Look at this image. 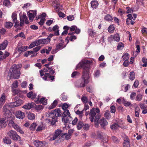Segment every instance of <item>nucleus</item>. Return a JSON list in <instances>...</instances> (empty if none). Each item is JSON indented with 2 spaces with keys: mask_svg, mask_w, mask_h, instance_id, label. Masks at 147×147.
Here are the masks:
<instances>
[{
  "mask_svg": "<svg viewBox=\"0 0 147 147\" xmlns=\"http://www.w3.org/2000/svg\"><path fill=\"white\" fill-rule=\"evenodd\" d=\"M92 63V61L84 60L77 65L76 68V69L80 67H82L83 69L81 79L76 83L78 87H84L86 84L89 83L90 76L89 74L90 64Z\"/></svg>",
  "mask_w": 147,
  "mask_h": 147,
  "instance_id": "nucleus-1",
  "label": "nucleus"
},
{
  "mask_svg": "<svg viewBox=\"0 0 147 147\" xmlns=\"http://www.w3.org/2000/svg\"><path fill=\"white\" fill-rule=\"evenodd\" d=\"M90 121L92 122L94 121L95 126L96 127H98L99 126V123L101 127H102L106 126L108 124V122L104 118H103L100 120V117L98 115H96V113L94 112V108H92L90 110L89 113Z\"/></svg>",
  "mask_w": 147,
  "mask_h": 147,
  "instance_id": "nucleus-2",
  "label": "nucleus"
},
{
  "mask_svg": "<svg viewBox=\"0 0 147 147\" xmlns=\"http://www.w3.org/2000/svg\"><path fill=\"white\" fill-rule=\"evenodd\" d=\"M20 75V71L16 65H13L9 69L7 79L8 81L11 78L14 79H18Z\"/></svg>",
  "mask_w": 147,
  "mask_h": 147,
  "instance_id": "nucleus-3",
  "label": "nucleus"
},
{
  "mask_svg": "<svg viewBox=\"0 0 147 147\" xmlns=\"http://www.w3.org/2000/svg\"><path fill=\"white\" fill-rule=\"evenodd\" d=\"M61 114V111L59 109H57L51 112H49L47 113L46 116L52 119L51 124L54 125L57 121V117H60Z\"/></svg>",
  "mask_w": 147,
  "mask_h": 147,
  "instance_id": "nucleus-4",
  "label": "nucleus"
},
{
  "mask_svg": "<svg viewBox=\"0 0 147 147\" xmlns=\"http://www.w3.org/2000/svg\"><path fill=\"white\" fill-rule=\"evenodd\" d=\"M7 121L9 122L8 125L9 126H12L18 132H20L21 134H24V131L22 129L13 121V117L11 116L10 117L7 118Z\"/></svg>",
  "mask_w": 147,
  "mask_h": 147,
  "instance_id": "nucleus-5",
  "label": "nucleus"
},
{
  "mask_svg": "<svg viewBox=\"0 0 147 147\" xmlns=\"http://www.w3.org/2000/svg\"><path fill=\"white\" fill-rule=\"evenodd\" d=\"M63 133L62 131L59 129L56 130L54 132L53 134L50 135L49 137L50 138L49 140L50 141H52L55 140L57 138H60L63 137Z\"/></svg>",
  "mask_w": 147,
  "mask_h": 147,
  "instance_id": "nucleus-6",
  "label": "nucleus"
},
{
  "mask_svg": "<svg viewBox=\"0 0 147 147\" xmlns=\"http://www.w3.org/2000/svg\"><path fill=\"white\" fill-rule=\"evenodd\" d=\"M8 136L12 140L15 141H21V137L15 131L11 130L7 133Z\"/></svg>",
  "mask_w": 147,
  "mask_h": 147,
  "instance_id": "nucleus-7",
  "label": "nucleus"
},
{
  "mask_svg": "<svg viewBox=\"0 0 147 147\" xmlns=\"http://www.w3.org/2000/svg\"><path fill=\"white\" fill-rule=\"evenodd\" d=\"M11 107V105H6L3 107V113L5 118H9L11 116V113L10 111Z\"/></svg>",
  "mask_w": 147,
  "mask_h": 147,
  "instance_id": "nucleus-8",
  "label": "nucleus"
},
{
  "mask_svg": "<svg viewBox=\"0 0 147 147\" xmlns=\"http://www.w3.org/2000/svg\"><path fill=\"white\" fill-rule=\"evenodd\" d=\"M61 116L62 120L65 123H67L68 121H71L70 119L71 117L70 116V113L68 110H64Z\"/></svg>",
  "mask_w": 147,
  "mask_h": 147,
  "instance_id": "nucleus-9",
  "label": "nucleus"
},
{
  "mask_svg": "<svg viewBox=\"0 0 147 147\" xmlns=\"http://www.w3.org/2000/svg\"><path fill=\"white\" fill-rule=\"evenodd\" d=\"M97 135L98 138L102 140L103 142L106 143L108 142V137L105 133L98 131H97Z\"/></svg>",
  "mask_w": 147,
  "mask_h": 147,
  "instance_id": "nucleus-10",
  "label": "nucleus"
},
{
  "mask_svg": "<svg viewBox=\"0 0 147 147\" xmlns=\"http://www.w3.org/2000/svg\"><path fill=\"white\" fill-rule=\"evenodd\" d=\"M7 118H3L0 119V129L1 128H4L7 125Z\"/></svg>",
  "mask_w": 147,
  "mask_h": 147,
  "instance_id": "nucleus-11",
  "label": "nucleus"
},
{
  "mask_svg": "<svg viewBox=\"0 0 147 147\" xmlns=\"http://www.w3.org/2000/svg\"><path fill=\"white\" fill-rule=\"evenodd\" d=\"M30 12L29 13L28 15L29 20L32 21L34 17L36 15L37 13L36 10H31Z\"/></svg>",
  "mask_w": 147,
  "mask_h": 147,
  "instance_id": "nucleus-12",
  "label": "nucleus"
},
{
  "mask_svg": "<svg viewBox=\"0 0 147 147\" xmlns=\"http://www.w3.org/2000/svg\"><path fill=\"white\" fill-rule=\"evenodd\" d=\"M8 41L7 40H5L2 43L0 44V50H2L5 49L8 44Z\"/></svg>",
  "mask_w": 147,
  "mask_h": 147,
  "instance_id": "nucleus-13",
  "label": "nucleus"
},
{
  "mask_svg": "<svg viewBox=\"0 0 147 147\" xmlns=\"http://www.w3.org/2000/svg\"><path fill=\"white\" fill-rule=\"evenodd\" d=\"M16 116L17 118L22 119L25 117V114L21 111H18L16 113Z\"/></svg>",
  "mask_w": 147,
  "mask_h": 147,
  "instance_id": "nucleus-14",
  "label": "nucleus"
},
{
  "mask_svg": "<svg viewBox=\"0 0 147 147\" xmlns=\"http://www.w3.org/2000/svg\"><path fill=\"white\" fill-rule=\"evenodd\" d=\"M35 104L34 102L28 103L24 105L23 108L26 109H30L34 107Z\"/></svg>",
  "mask_w": 147,
  "mask_h": 147,
  "instance_id": "nucleus-15",
  "label": "nucleus"
},
{
  "mask_svg": "<svg viewBox=\"0 0 147 147\" xmlns=\"http://www.w3.org/2000/svg\"><path fill=\"white\" fill-rule=\"evenodd\" d=\"M61 42L56 45V49L61 50L65 48L66 46V45L63 46V43H64L63 41L62 40H61Z\"/></svg>",
  "mask_w": 147,
  "mask_h": 147,
  "instance_id": "nucleus-16",
  "label": "nucleus"
},
{
  "mask_svg": "<svg viewBox=\"0 0 147 147\" xmlns=\"http://www.w3.org/2000/svg\"><path fill=\"white\" fill-rule=\"evenodd\" d=\"M54 76H51L49 73H45V76L42 77V78L45 80H46L47 78H50L51 80L53 81L54 79Z\"/></svg>",
  "mask_w": 147,
  "mask_h": 147,
  "instance_id": "nucleus-17",
  "label": "nucleus"
},
{
  "mask_svg": "<svg viewBox=\"0 0 147 147\" xmlns=\"http://www.w3.org/2000/svg\"><path fill=\"white\" fill-rule=\"evenodd\" d=\"M5 94L3 93L0 98V108H1L5 102Z\"/></svg>",
  "mask_w": 147,
  "mask_h": 147,
  "instance_id": "nucleus-18",
  "label": "nucleus"
},
{
  "mask_svg": "<svg viewBox=\"0 0 147 147\" xmlns=\"http://www.w3.org/2000/svg\"><path fill=\"white\" fill-rule=\"evenodd\" d=\"M34 144L36 147H42L44 145L42 142L38 140L34 141Z\"/></svg>",
  "mask_w": 147,
  "mask_h": 147,
  "instance_id": "nucleus-19",
  "label": "nucleus"
},
{
  "mask_svg": "<svg viewBox=\"0 0 147 147\" xmlns=\"http://www.w3.org/2000/svg\"><path fill=\"white\" fill-rule=\"evenodd\" d=\"M58 29L59 27L57 25H55L53 28V31H55L54 34L55 36H58L59 35V30Z\"/></svg>",
  "mask_w": 147,
  "mask_h": 147,
  "instance_id": "nucleus-20",
  "label": "nucleus"
},
{
  "mask_svg": "<svg viewBox=\"0 0 147 147\" xmlns=\"http://www.w3.org/2000/svg\"><path fill=\"white\" fill-rule=\"evenodd\" d=\"M91 6L93 9H96L98 5V3L97 1H92L90 3Z\"/></svg>",
  "mask_w": 147,
  "mask_h": 147,
  "instance_id": "nucleus-21",
  "label": "nucleus"
},
{
  "mask_svg": "<svg viewBox=\"0 0 147 147\" xmlns=\"http://www.w3.org/2000/svg\"><path fill=\"white\" fill-rule=\"evenodd\" d=\"M50 38H46L40 39V42L41 44L48 43L50 42Z\"/></svg>",
  "mask_w": 147,
  "mask_h": 147,
  "instance_id": "nucleus-22",
  "label": "nucleus"
},
{
  "mask_svg": "<svg viewBox=\"0 0 147 147\" xmlns=\"http://www.w3.org/2000/svg\"><path fill=\"white\" fill-rule=\"evenodd\" d=\"M3 142L4 143L7 144H10L12 142L11 140L8 137H5L3 139Z\"/></svg>",
  "mask_w": 147,
  "mask_h": 147,
  "instance_id": "nucleus-23",
  "label": "nucleus"
},
{
  "mask_svg": "<svg viewBox=\"0 0 147 147\" xmlns=\"http://www.w3.org/2000/svg\"><path fill=\"white\" fill-rule=\"evenodd\" d=\"M13 25V24L10 22H7L5 23V27L8 29L11 28Z\"/></svg>",
  "mask_w": 147,
  "mask_h": 147,
  "instance_id": "nucleus-24",
  "label": "nucleus"
},
{
  "mask_svg": "<svg viewBox=\"0 0 147 147\" xmlns=\"http://www.w3.org/2000/svg\"><path fill=\"white\" fill-rule=\"evenodd\" d=\"M104 116L105 118L107 119H109L111 118V114L108 110L105 111L104 113Z\"/></svg>",
  "mask_w": 147,
  "mask_h": 147,
  "instance_id": "nucleus-25",
  "label": "nucleus"
},
{
  "mask_svg": "<svg viewBox=\"0 0 147 147\" xmlns=\"http://www.w3.org/2000/svg\"><path fill=\"white\" fill-rule=\"evenodd\" d=\"M123 104L126 107L133 106L132 104L130 102H128L124 99L123 100Z\"/></svg>",
  "mask_w": 147,
  "mask_h": 147,
  "instance_id": "nucleus-26",
  "label": "nucleus"
},
{
  "mask_svg": "<svg viewBox=\"0 0 147 147\" xmlns=\"http://www.w3.org/2000/svg\"><path fill=\"white\" fill-rule=\"evenodd\" d=\"M119 126L117 123H114L111 126V128L113 130H115L117 129Z\"/></svg>",
  "mask_w": 147,
  "mask_h": 147,
  "instance_id": "nucleus-27",
  "label": "nucleus"
},
{
  "mask_svg": "<svg viewBox=\"0 0 147 147\" xmlns=\"http://www.w3.org/2000/svg\"><path fill=\"white\" fill-rule=\"evenodd\" d=\"M58 103V101L57 100H55L53 103L49 107V109H53L54 108Z\"/></svg>",
  "mask_w": 147,
  "mask_h": 147,
  "instance_id": "nucleus-28",
  "label": "nucleus"
},
{
  "mask_svg": "<svg viewBox=\"0 0 147 147\" xmlns=\"http://www.w3.org/2000/svg\"><path fill=\"white\" fill-rule=\"evenodd\" d=\"M27 49V46L22 47L18 48V52L21 53L22 52H24L26 51Z\"/></svg>",
  "mask_w": 147,
  "mask_h": 147,
  "instance_id": "nucleus-29",
  "label": "nucleus"
},
{
  "mask_svg": "<svg viewBox=\"0 0 147 147\" xmlns=\"http://www.w3.org/2000/svg\"><path fill=\"white\" fill-rule=\"evenodd\" d=\"M9 55V53L7 52L6 51L5 53V54L3 55H1L0 56V61H1L2 60H3L6 58L8 57Z\"/></svg>",
  "mask_w": 147,
  "mask_h": 147,
  "instance_id": "nucleus-30",
  "label": "nucleus"
},
{
  "mask_svg": "<svg viewBox=\"0 0 147 147\" xmlns=\"http://www.w3.org/2000/svg\"><path fill=\"white\" fill-rule=\"evenodd\" d=\"M34 107L37 111H40L42 110L44 108L42 105H36L35 104Z\"/></svg>",
  "mask_w": 147,
  "mask_h": 147,
  "instance_id": "nucleus-31",
  "label": "nucleus"
},
{
  "mask_svg": "<svg viewBox=\"0 0 147 147\" xmlns=\"http://www.w3.org/2000/svg\"><path fill=\"white\" fill-rule=\"evenodd\" d=\"M80 73L78 71H75L72 73L71 75L72 78H76L80 75Z\"/></svg>",
  "mask_w": 147,
  "mask_h": 147,
  "instance_id": "nucleus-32",
  "label": "nucleus"
},
{
  "mask_svg": "<svg viewBox=\"0 0 147 147\" xmlns=\"http://www.w3.org/2000/svg\"><path fill=\"white\" fill-rule=\"evenodd\" d=\"M84 125V123L83 121H79L77 124V127L78 130L80 129Z\"/></svg>",
  "mask_w": 147,
  "mask_h": 147,
  "instance_id": "nucleus-33",
  "label": "nucleus"
},
{
  "mask_svg": "<svg viewBox=\"0 0 147 147\" xmlns=\"http://www.w3.org/2000/svg\"><path fill=\"white\" fill-rule=\"evenodd\" d=\"M28 117L29 119L33 120L35 119V116L34 113H29L28 114Z\"/></svg>",
  "mask_w": 147,
  "mask_h": 147,
  "instance_id": "nucleus-34",
  "label": "nucleus"
},
{
  "mask_svg": "<svg viewBox=\"0 0 147 147\" xmlns=\"http://www.w3.org/2000/svg\"><path fill=\"white\" fill-rule=\"evenodd\" d=\"M129 79L131 80H133L135 78V74L133 71L130 72L129 76Z\"/></svg>",
  "mask_w": 147,
  "mask_h": 147,
  "instance_id": "nucleus-35",
  "label": "nucleus"
},
{
  "mask_svg": "<svg viewBox=\"0 0 147 147\" xmlns=\"http://www.w3.org/2000/svg\"><path fill=\"white\" fill-rule=\"evenodd\" d=\"M113 39L117 42H118L120 40L119 35L118 33L115 34L113 37Z\"/></svg>",
  "mask_w": 147,
  "mask_h": 147,
  "instance_id": "nucleus-36",
  "label": "nucleus"
},
{
  "mask_svg": "<svg viewBox=\"0 0 147 147\" xmlns=\"http://www.w3.org/2000/svg\"><path fill=\"white\" fill-rule=\"evenodd\" d=\"M10 4V2L9 0H4L3 1V5L7 7H9Z\"/></svg>",
  "mask_w": 147,
  "mask_h": 147,
  "instance_id": "nucleus-37",
  "label": "nucleus"
},
{
  "mask_svg": "<svg viewBox=\"0 0 147 147\" xmlns=\"http://www.w3.org/2000/svg\"><path fill=\"white\" fill-rule=\"evenodd\" d=\"M11 18L13 19V22L17 21V15L15 13H13L12 14Z\"/></svg>",
  "mask_w": 147,
  "mask_h": 147,
  "instance_id": "nucleus-38",
  "label": "nucleus"
},
{
  "mask_svg": "<svg viewBox=\"0 0 147 147\" xmlns=\"http://www.w3.org/2000/svg\"><path fill=\"white\" fill-rule=\"evenodd\" d=\"M18 37H20L24 38H25V35L23 32H21L19 34H17L15 36L14 38H16Z\"/></svg>",
  "mask_w": 147,
  "mask_h": 147,
  "instance_id": "nucleus-39",
  "label": "nucleus"
},
{
  "mask_svg": "<svg viewBox=\"0 0 147 147\" xmlns=\"http://www.w3.org/2000/svg\"><path fill=\"white\" fill-rule=\"evenodd\" d=\"M129 143L130 141L125 140L123 143V147H130Z\"/></svg>",
  "mask_w": 147,
  "mask_h": 147,
  "instance_id": "nucleus-40",
  "label": "nucleus"
},
{
  "mask_svg": "<svg viewBox=\"0 0 147 147\" xmlns=\"http://www.w3.org/2000/svg\"><path fill=\"white\" fill-rule=\"evenodd\" d=\"M115 30V28L113 25L109 26L108 28V31L111 33H112Z\"/></svg>",
  "mask_w": 147,
  "mask_h": 147,
  "instance_id": "nucleus-41",
  "label": "nucleus"
},
{
  "mask_svg": "<svg viewBox=\"0 0 147 147\" xmlns=\"http://www.w3.org/2000/svg\"><path fill=\"white\" fill-rule=\"evenodd\" d=\"M37 126V124L35 123H32L30 127V129L32 130H34L36 127Z\"/></svg>",
  "mask_w": 147,
  "mask_h": 147,
  "instance_id": "nucleus-42",
  "label": "nucleus"
},
{
  "mask_svg": "<svg viewBox=\"0 0 147 147\" xmlns=\"http://www.w3.org/2000/svg\"><path fill=\"white\" fill-rule=\"evenodd\" d=\"M129 57V55L126 53L124 54L122 56V58L123 60H128Z\"/></svg>",
  "mask_w": 147,
  "mask_h": 147,
  "instance_id": "nucleus-43",
  "label": "nucleus"
},
{
  "mask_svg": "<svg viewBox=\"0 0 147 147\" xmlns=\"http://www.w3.org/2000/svg\"><path fill=\"white\" fill-rule=\"evenodd\" d=\"M81 100L84 103L86 104L88 102V99L86 96H82Z\"/></svg>",
  "mask_w": 147,
  "mask_h": 147,
  "instance_id": "nucleus-44",
  "label": "nucleus"
},
{
  "mask_svg": "<svg viewBox=\"0 0 147 147\" xmlns=\"http://www.w3.org/2000/svg\"><path fill=\"white\" fill-rule=\"evenodd\" d=\"M142 61L144 63L142 65L143 67H146L147 65V59L146 58L143 57L142 59Z\"/></svg>",
  "mask_w": 147,
  "mask_h": 147,
  "instance_id": "nucleus-45",
  "label": "nucleus"
},
{
  "mask_svg": "<svg viewBox=\"0 0 147 147\" xmlns=\"http://www.w3.org/2000/svg\"><path fill=\"white\" fill-rule=\"evenodd\" d=\"M110 111L112 113H115L116 111V108L114 105L111 106L110 108Z\"/></svg>",
  "mask_w": 147,
  "mask_h": 147,
  "instance_id": "nucleus-46",
  "label": "nucleus"
},
{
  "mask_svg": "<svg viewBox=\"0 0 147 147\" xmlns=\"http://www.w3.org/2000/svg\"><path fill=\"white\" fill-rule=\"evenodd\" d=\"M105 20L107 21H111L113 20L112 16L109 15H107L105 17Z\"/></svg>",
  "mask_w": 147,
  "mask_h": 147,
  "instance_id": "nucleus-47",
  "label": "nucleus"
},
{
  "mask_svg": "<svg viewBox=\"0 0 147 147\" xmlns=\"http://www.w3.org/2000/svg\"><path fill=\"white\" fill-rule=\"evenodd\" d=\"M112 139L114 142L116 144L118 143L119 142V140L115 136H112Z\"/></svg>",
  "mask_w": 147,
  "mask_h": 147,
  "instance_id": "nucleus-48",
  "label": "nucleus"
},
{
  "mask_svg": "<svg viewBox=\"0 0 147 147\" xmlns=\"http://www.w3.org/2000/svg\"><path fill=\"white\" fill-rule=\"evenodd\" d=\"M100 75V71L98 69H96L94 73V76L95 77H98Z\"/></svg>",
  "mask_w": 147,
  "mask_h": 147,
  "instance_id": "nucleus-49",
  "label": "nucleus"
},
{
  "mask_svg": "<svg viewBox=\"0 0 147 147\" xmlns=\"http://www.w3.org/2000/svg\"><path fill=\"white\" fill-rule=\"evenodd\" d=\"M18 83L17 80H16L12 84V89L16 88L18 86Z\"/></svg>",
  "mask_w": 147,
  "mask_h": 147,
  "instance_id": "nucleus-50",
  "label": "nucleus"
},
{
  "mask_svg": "<svg viewBox=\"0 0 147 147\" xmlns=\"http://www.w3.org/2000/svg\"><path fill=\"white\" fill-rule=\"evenodd\" d=\"M12 92H13V95H15L16 94H17V95L19 93V92L20 90H16L14 88H12Z\"/></svg>",
  "mask_w": 147,
  "mask_h": 147,
  "instance_id": "nucleus-51",
  "label": "nucleus"
},
{
  "mask_svg": "<svg viewBox=\"0 0 147 147\" xmlns=\"http://www.w3.org/2000/svg\"><path fill=\"white\" fill-rule=\"evenodd\" d=\"M90 125L88 124H84L83 127V129L85 130H88L89 129Z\"/></svg>",
  "mask_w": 147,
  "mask_h": 147,
  "instance_id": "nucleus-52",
  "label": "nucleus"
},
{
  "mask_svg": "<svg viewBox=\"0 0 147 147\" xmlns=\"http://www.w3.org/2000/svg\"><path fill=\"white\" fill-rule=\"evenodd\" d=\"M34 51H29L26 52L24 55V56L26 57H28L29 55H31L33 54Z\"/></svg>",
  "mask_w": 147,
  "mask_h": 147,
  "instance_id": "nucleus-53",
  "label": "nucleus"
},
{
  "mask_svg": "<svg viewBox=\"0 0 147 147\" xmlns=\"http://www.w3.org/2000/svg\"><path fill=\"white\" fill-rule=\"evenodd\" d=\"M69 106L66 103H64L63 105L62 106V109L64 110H67V109Z\"/></svg>",
  "mask_w": 147,
  "mask_h": 147,
  "instance_id": "nucleus-54",
  "label": "nucleus"
},
{
  "mask_svg": "<svg viewBox=\"0 0 147 147\" xmlns=\"http://www.w3.org/2000/svg\"><path fill=\"white\" fill-rule=\"evenodd\" d=\"M46 20L45 18H42L40 21L38 22L40 26L43 25Z\"/></svg>",
  "mask_w": 147,
  "mask_h": 147,
  "instance_id": "nucleus-55",
  "label": "nucleus"
},
{
  "mask_svg": "<svg viewBox=\"0 0 147 147\" xmlns=\"http://www.w3.org/2000/svg\"><path fill=\"white\" fill-rule=\"evenodd\" d=\"M142 98V95L140 94H138L136 96V99L138 101H140L141 100Z\"/></svg>",
  "mask_w": 147,
  "mask_h": 147,
  "instance_id": "nucleus-56",
  "label": "nucleus"
},
{
  "mask_svg": "<svg viewBox=\"0 0 147 147\" xmlns=\"http://www.w3.org/2000/svg\"><path fill=\"white\" fill-rule=\"evenodd\" d=\"M136 95V93L135 92H132L130 95V98L131 99L133 100L134 99V97Z\"/></svg>",
  "mask_w": 147,
  "mask_h": 147,
  "instance_id": "nucleus-57",
  "label": "nucleus"
},
{
  "mask_svg": "<svg viewBox=\"0 0 147 147\" xmlns=\"http://www.w3.org/2000/svg\"><path fill=\"white\" fill-rule=\"evenodd\" d=\"M54 2L55 4H56V7L57 9H60V8L61 7L62 5H60L59 3L57 1H54Z\"/></svg>",
  "mask_w": 147,
  "mask_h": 147,
  "instance_id": "nucleus-58",
  "label": "nucleus"
},
{
  "mask_svg": "<svg viewBox=\"0 0 147 147\" xmlns=\"http://www.w3.org/2000/svg\"><path fill=\"white\" fill-rule=\"evenodd\" d=\"M139 82L138 80H135V82L134 83V84L133 85V86L135 87V88H137L138 86L139 85Z\"/></svg>",
  "mask_w": 147,
  "mask_h": 147,
  "instance_id": "nucleus-59",
  "label": "nucleus"
},
{
  "mask_svg": "<svg viewBox=\"0 0 147 147\" xmlns=\"http://www.w3.org/2000/svg\"><path fill=\"white\" fill-rule=\"evenodd\" d=\"M123 47V43L122 42H119L117 46V49L118 50H120L121 49V48L122 47Z\"/></svg>",
  "mask_w": 147,
  "mask_h": 147,
  "instance_id": "nucleus-60",
  "label": "nucleus"
},
{
  "mask_svg": "<svg viewBox=\"0 0 147 147\" xmlns=\"http://www.w3.org/2000/svg\"><path fill=\"white\" fill-rule=\"evenodd\" d=\"M63 137L65 136L66 139L67 140L69 139L70 138V137L71 136L70 135L67 134L66 133H63Z\"/></svg>",
  "mask_w": 147,
  "mask_h": 147,
  "instance_id": "nucleus-61",
  "label": "nucleus"
},
{
  "mask_svg": "<svg viewBox=\"0 0 147 147\" xmlns=\"http://www.w3.org/2000/svg\"><path fill=\"white\" fill-rule=\"evenodd\" d=\"M61 98L62 100L63 101H65L66 100L67 97L66 96L62 94L61 95Z\"/></svg>",
  "mask_w": 147,
  "mask_h": 147,
  "instance_id": "nucleus-62",
  "label": "nucleus"
},
{
  "mask_svg": "<svg viewBox=\"0 0 147 147\" xmlns=\"http://www.w3.org/2000/svg\"><path fill=\"white\" fill-rule=\"evenodd\" d=\"M67 20L70 21H71L74 19V15H69L67 17Z\"/></svg>",
  "mask_w": 147,
  "mask_h": 147,
  "instance_id": "nucleus-63",
  "label": "nucleus"
},
{
  "mask_svg": "<svg viewBox=\"0 0 147 147\" xmlns=\"http://www.w3.org/2000/svg\"><path fill=\"white\" fill-rule=\"evenodd\" d=\"M17 96H18L19 97L23 98L24 97V95L23 93V92L20 91L19 93L18 94Z\"/></svg>",
  "mask_w": 147,
  "mask_h": 147,
  "instance_id": "nucleus-64",
  "label": "nucleus"
}]
</instances>
